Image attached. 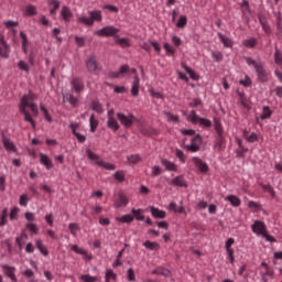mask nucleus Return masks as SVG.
I'll return each mask as SVG.
<instances>
[{"label": "nucleus", "instance_id": "f257e3e1", "mask_svg": "<svg viewBox=\"0 0 282 282\" xmlns=\"http://www.w3.org/2000/svg\"><path fill=\"white\" fill-rule=\"evenodd\" d=\"M36 94H33L32 90H29L28 94L22 96L19 107L20 113H22V116L24 117V121L29 122L32 129H36V122L35 120H33L32 116L34 118L39 116V107L34 104V100H36ZM28 107L31 109L32 116L30 111H28Z\"/></svg>", "mask_w": 282, "mask_h": 282}, {"label": "nucleus", "instance_id": "f03ea898", "mask_svg": "<svg viewBox=\"0 0 282 282\" xmlns=\"http://www.w3.org/2000/svg\"><path fill=\"white\" fill-rule=\"evenodd\" d=\"M119 31L120 29H118L117 26H113L112 24H107L106 26H102L101 29L95 31V34L107 37L112 35L116 37V44L126 50V47H130L131 45L130 40L129 37H119Z\"/></svg>", "mask_w": 282, "mask_h": 282}, {"label": "nucleus", "instance_id": "7ed1b4c3", "mask_svg": "<svg viewBox=\"0 0 282 282\" xmlns=\"http://www.w3.org/2000/svg\"><path fill=\"white\" fill-rule=\"evenodd\" d=\"M251 230L252 232L263 237L267 241H270L271 243L276 241V239H274L272 235H268V226H265L264 221L257 219L254 224L251 225Z\"/></svg>", "mask_w": 282, "mask_h": 282}, {"label": "nucleus", "instance_id": "20e7f679", "mask_svg": "<svg viewBox=\"0 0 282 282\" xmlns=\"http://www.w3.org/2000/svg\"><path fill=\"white\" fill-rule=\"evenodd\" d=\"M78 20L83 24H86L88 26H93L94 22H101L102 11H100L99 9H94L93 11H89V17L80 15V18H78Z\"/></svg>", "mask_w": 282, "mask_h": 282}, {"label": "nucleus", "instance_id": "39448f33", "mask_svg": "<svg viewBox=\"0 0 282 282\" xmlns=\"http://www.w3.org/2000/svg\"><path fill=\"white\" fill-rule=\"evenodd\" d=\"M187 120H189L192 124H199V127H203V129H210L213 127L212 120H208L207 118H199L196 111H191Z\"/></svg>", "mask_w": 282, "mask_h": 282}, {"label": "nucleus", "instance_id": "423d86ee", "mask_svg": "<svg viewBox=\"0 0 282 282\" xmlns=\"http://www.w3.org/2000/svg\"><path fill=\"white\" fill-rule=\"evenodd\" d=\"M117 118L126 129H131L134 122H137V118L133 113H129L128 116L124 113H117Z\"/></svg>", "mask_w": 282, "mask_h": 282}, {"label": "nucleus", "instance_id": "0eeeda50", "mask_svg": "<svg viewBox=\"0 0 282 282\" xmlns=\"http://www.w3.org/2000/svg\"><path fill=\"white\" fill-rule=\"evenodd\" d=\"M256 75L260 83H268V70H265V66H263V62H256Z\"/></svg>", "mask_w": 282, "mask_h": 282}, {"label": "nucleus", "instance_id": "6e6552de", "mask_svg": "<svg viewBox=\"0 0 282 282\" xmlns=\"http://www.w3.org/2000/svg\"><path fill=\"white\" fill-rule=\"evenodd\" d=\"M194 138H192L191 140V144L186 145L187 151H191V153H197L198 151H200V144L203 142V138L200 134H195L193 135Z\"/></svg>", "mask_w": 282, "mask_h": 282}, {"label": "nucleus", "instance_id": "1a4fd4ad", "mask_svg": "<svg viewBox=\"0 0 282 282\" xmlns=\"http://www.w3.org/2000/svg\"><path fill=\"white\" fill-rule=\"evenodd\" d=\"M72 89L76 91V94H80L85 89L84 79L82 77H73L70 82Z\"/></svg>", "mask_w": 282, "mask_h": 282}, {"label": "nucleus", "instance_id": "9d476101", "mask_svg": "<svg viewBox=\"0 0 282 282\" xmlns=\"http://www.w3.org/2000/svg\"><path fill=\"white\" fill-rule=\"evenodd\" d=\"M130 72L129 64H121L119 67V70H110L109 77L110 78H120V76H124V74H128Z\"/></svg>", "mask_w": 282, "mask_h": 282}, {"label": "nucleus", "instance_id": "9b49d317", "mask_svg": "<svg viewBox=\"0 0 282 282\" xmlns=\"http://www.w3.org/2000/svg\"><path fill=\"white\" fill-rule=\"evenodd\" d=\"M86 67L88 72H98V69H100L96 55H90V57L86 59Z\"/></svg>", "mask_w": 282, "mask_h": 282}, {"label": "nucleus", "instance_id": "f8f14e48", "mask_svg": "<svg viewBox=\"0 0 282 282\" xmlns=\"http://www.w3.org/2000/svg\"><path fill=\"white\" fill-rule=\"evenodd\" d=\"M2 270L4 272V274L11 279V281L13 282H18V276L15 274V270L17 268L14 265H8V264H3L2 265Z\"/></svg>", "mask_w": 282, "mask_h": 282}, {"label": "nucleus", "instance_id": "ddd939ff", "mask_svg": "<svg viewBox=\"0 0 282 282\" xmlns=\"http://www.w3.org/2000/svg\"><path fill=\"white\" fill-rule=\"evenodd\" d=\"M193 163L200 173H204V174L208 173L209 166L208 164H206V162L200 160V158H193Z\"/></svg>", "mask_w": 282, "mask_h": 282}, {"label": "nucleus", "instance_id": "4468645a", "mask_svg": "<svg viewBox=\"0 0 282 282\" xmlns=\"http://www.w3.org/2000/svg\"><path fill=\"white\" fill-rule=\"evenodd\" d=\"M78 127H79V124H74V123L69 124V128L72 129L73 135H75V138L78 140V142L80 144H84V142H86L87 138H86V135H83L82 133H78V131H77Z\"/></svg>", "mask_w": 282, "mask_h": 282}, {"label": "nucleus", "instance_id": "2eb2a0df", "mask_svg": "<svg viewBox=\"0 0 282 282\" xmlns=\"http://www.w3.org/2000/svg\"><path fill=\"white\" fill-rule=\"evenodd\" d=\"M181 66L183 69H185L186 74H188V76H189V78H192V80H199L198 73H195L194 68H191V66H188V64H185V62H182Z\"/></svg>", "mask_w": 282, "mask_h": 282}, {"label": "nucleus", "instance_id": "dca6fc26", "mask_svg": "<svg viewBox=\"0 0 282 282\" xmlns=\"http://www.w3.org/2000/svg\"><path fill=\"white\" fill-rule=\"evenodd\" d=\"M2 143L6 149V151H10L12 153L17 152V147L14 142H11L10 138H7V135H2Z\"/></svg>", "mask_w": 282, "mask_h": 282}, {"label": "nucleus", "instance_id": "f3484780", "mask_svg": "<svg viewBox=\"0 0 282 282\" xmlns=\"http://www.w3.org/2000/svg\"><path fill=\"white\" fill-rule=\"evenodd\" d=\"M150 213L154 219H165L166 213L165 210H161L160 208H155V206H150Z\"/></svg>", "mask_w": 282, "mask_h": 282}, {"label": "nucleus", "instance_id": "a211bd4d", "mask_svg": "<svg viewBox=\"0 0 282 282\" xmlns=\"http://www.w3.org/2000/svg\"><path fill=\"white\" fill-rule=\"evenodd\" d=\"M40 162L45 166V169H47V171L54 167L52 159L48 158V155H45V153H40Z\"/></svg>", "mask_w": 282, "mask_h": 282}, {"label": "nucleus", "instance_id": "6ab92c4d", "mask_svg": "<svg viewBox=\"0 0 282 282\" xmlns=\"http://www.w3.org/2000/svg\"><path fill=\"white\" fill-rule=\"evenodd\" d=\"M11 54V46L8 44V42H3V44L0 46V58H10Z\"/></svg>", "mask_w": 282, "mask_h": 282}, {"label": "nucleus", "instance_id": "aec40b11", "mask_svg": "<svg viewBox=\"0 0 282 282\" xmlns=\"http://www.w3.org/2000/svg\"><path fill=\"white\" fill-rule=\"evenodd\" d=\"M218 37L221 41L224 47H234V40L224 33L218 32Z\"/></svg>", "mask_w": 282, "mask_h": 282}, {"label": "nucleus", "instance_id": "412c9836", "mask_svg": "<svg viewBox=\"0 0 282 282\" xmlns=\"http://www.w3.org/2000/svg\"><path fill=\"white\" fill-rule=\"evenodd\" d=\"M171 184L173 186H181L183 188H187L188 184L183 175H178L177 177H174V180L171 181Z\"/></svg>", "mask_w": 282, "mask_h": 282}, {"label": "nucleus", "instance_id": "4be33fe9", "mask_svg": "<svg viewBox=\"0 0 282 282\" xmlns=\"http://www.w3.org/2000/svg\"><path fill=\"white\" fill-rule=\"evenodd\" d=\"M259 22H260L264 33H267V35H271L272 29H271L267 18H263V15H259Z\"/></svg>", "mask_w": 282, "mask_h": 282}, {"label": "nucleus", "instance_id": "5701e85b", "mask_svg": "<svg viewBox=\"0 0 282 282\" xmlns=\"http://www.w3.org/2000/svg\"><path fill=\"white\" fill-rule=\"evenodd\" d=\"M139 93H140V77L135 75L132 84L131 94L134 98H137L139 96Z\"/></svg>", "mask_w": 282, "mask_h": 282}, {"label": "nucleus", "instance_id": "b1692460", "mask_svg": "<svg viewBox=\"0 0 282 282\" xmlns=\"http://www.w3.org/2000/svg\"><path fill=\"white\" fill-rule=\"evenodd\" d=\"M128 204H129L128 197L126 195H123V193H120L119 198L117 199L115 206L117 208H122V207L128 206Z\"/></svg>", "mask_w": 282, "mask_h": 282}, {"label": "nucleus", "instance_id": "393cba45", "mask_svg": "<svg viewBox=\"0 0 282 282\" xmlns=\"http://www.w3.org/2000/svg\"><path fill=\"white\" fill-rule=\"evenodd\" d=\"M63 101L68 102L72 107H77L78 98H76L73 94H65L63 96Z\"/></svg>", "mask_w": 282, "mask_h": 282}, {"label": "nucleus", "instance_id": "a878e982", "mask_svg": "<svg viewBox=\"0 0 282 282\" xmlns=\"http://www.w3.org/2000/svg\"><path fill=\"white\" fill-rule=\"evenodd\" d=\"M161 164L165 166V171H173L176 172L178 166L174 162H171L170 160L162 159Z\"/></svg>", "mask_w": 282, "mask_h": 282}, {"label": "nucleus", "instance_id": "bb28decb", "mask_svg": "<svg viewBox=\"0 0 282 282\" xmlns=\"http://www.w3.org/2000/svg\"><path fill=\"white\" fill-rule=\"evenodd\" d=\"M61 15L65 22H69L70 18L73 17V11L69 9V7L64 6L62 7Z\"/></svg>", "mask_w": 282, "mask_h": 282}, {"label": "nucleus", "instance_id": "cd10ccee", "mask_svg": "<svg viewBox=\"0 0 282 282\" xmlns=\"http://www.w3.org/2000/svg\"><path fill=\"white\" fill-rule=\"evenodd\" d=\"M274 63L282 69V51L279 48L278 44H275Z\"/></svg>", "mask_w": 282, "mask_h": 282}, {"label": "nucleus", "instance_id": "c85d7f7f", "mask_svg": "<svg viewBox=\"0 0 282 282\" xmlns=\"http://www.w3.org/2000/svg\"><path fill=\"white\" fill-rule=\"evenodd\" d=\"M225 142H226V140H225V135H224V129L221 127L220 132L218 134V138H216V142H215L216 149L221 150Z\"/></svg>", "mask_w": 282, "mask_h": 282}, {"label": "nucleus", "instance_id": "c756f323", "mask_svg": "<svg viewBox=\"0 0 282 282\" xmlns=\"http://www.w3.org/2000/svg\"><path fill=\"white\" fill-rule=\"evenodd\" d=\"M226 202H229L231 206H235V207H239L242 204L240 197H237V195H228L226 197Z\"/></svg>", "mask_w": 282, "mask_h": 282}, {"label": "nucleus", "instance_id": "7c9ffc66", "mask_svg": "<svg viewBox=\"0 0 282 282\" xmlns=\"http://www.w3.org/2000/svg\"><path fill=\"white\" fill-rule=\"evenodd\" d=\"M152 274H161L162 276H171V270L160 265L159 268H154V270H152Z\"/></svg>", "mask_w": 282, "mask_h": 282}, {"label": "nucleus", "instance_id": "2f4dec72", "mask_svg": "<svg viewBox=\"0 0 282 282\" xmlns=\"http://www.w3.org/2000/svg\"><path fill=\"white\" fill-rule=\"evenodd\" d=\"M35 246H36L37 250H40V252L42 254H44V257H47L50 254V251L47 250L46 246H44V243L41 239H36Z\"/></svg>", "mask_w": 282, "mask_h": 282}, {"label": "nucleus", "instance_id": "473e14b6", "mask_svg": "<svg viewBox=\"0 0 282 282\" xmlns=\"http://www.w3.org/2000/svg\"><path fill=\"white\" fill-rule=\"evenodd\" d=\"M107 127L108 129H111V131H119L120 124L116 120L115 116H112V118L109 119V122H107Z\"/></svg>", "mask_w": 282, "mask_h": 282}, {"label": "nucleus", "instance_id": "72a5a7b5", "mask_svg": "<svg viewBox=\"0 0 282 282\" xmlns=\"http://www.w3.org/2000/svg\"><path fill=\"white\" fill-rule=\"evenodd\" d=\"M72 250L76 252L77 254H83L87 259H93V254H88L87 250H84V248H79L77 245L72 246Z\"/></svg>", "mask_w": 282, "mask_h": 282}, {"label": "nucleus", "instance_id": "f704fd0d", "mask_svg": "<svg viewBox=\"0 0 282 282\" xmlns=\"http://www.w3.org/2000/svg\"><path fill=\"white\" fill-rule=\"evenodd\" d=\"M131 213L133 214V218L137 219V221H144L145 217L142 215L143 210L142 208H132Z\"/></svg>", "mask_w": 282, "mask_h": 282}, {"label": "nucleus", "instance_id": "c9c22d12", "mask_svg": "<svg viewBox=\"0 0 282 282\" xmlns=\"http://www.w3.org/2000/svg\"><path fill=\"white\" fill-rule=\"evenodd\" d=\"M24 239H28L26 232H21V235L15 238V243L19 247V250H23Z\"/></svg>", "mask_w": 282, "mask_h": 282}, {"label": "nucleus", "instance_id": "e433bc0d", "mask_svg": "<svg viewBox=\"0 0 282 282\" xmlns=\"http://www.w3.org/2000/svg\"><path fill=\"white\" fill-rule=\"evenodd\" d=\"M144 248H148V250H160L161 246L158 243V241H144L143 242Z\"/></svg>", "mask_w": 282, "mask_h": 282}, {"label": "nucleus", "instance_id": "4c0bfd02", "mask_svg": "<svg viewBox=\"0 0 282 282\" xmlns=\"http://www.w3.org/2000/svg\"><path fill=\"white\" fill-rule=\"evenodd\" d=\"M91 109L93 111H96V113H104L102 105L99 102V100H93L91 101Z\"/></svg>", "mask_w": 282, "mask_h": 282}, {"label": "nucleus", "instance_id": "58836bf2", "mask_svg": "<svg viewBox=\"0 0 282 282\" xmlns=\"http://www.w3.org/2000/svg\"><path fill=\"white\" fill-rule=\"evenodd\" d=\"M272 113L273 112L270 107H263L260 118L261 120H269L270 118H272Z\"/></svg>", "mask_w": 282, "mask_h": 282}, {"label": "nucleus", "instance_id": "ea45409f", "mask_svg": "<svg viewBox=\"0 0 282 282\" xmlns=\"http://www.w3.org/2000/svg\"><path fill=\"white\" fill-rule=\"evenodd\" d=\"M261 188H263V191H265V193H269L271 195V197L275 198L276 197V193L273 188V186H271V184H260Z\"/></svg>", "mask_w": 282, "mask_h": 282}, {"label": "nucleus", "instance_id": "a19ab883", "mask_svg": "<svg viewBox=\"0 0 282 282\" xmlns=\"http://www.w3.org/2000/svg\"><path fill=\"white\" fill-rule=\"evenodd\" d=\"M98 124H99V122H98V120H96L95 115L93 113V116H90V118H89V126H90L91 133H95V131L98 128Z\"/></svg>", "mask_w": 282, "mask_h": 282}, {"label": "nucleus", "instance_id": "79ce46f5", "mask_svg": "<svg viewBox=\"0 0 282 282\" xmlns=\"http://www.w3.org/2000/svg\"><path fill=\"white\" fill-rule=\"evenodd\" d=\"M238 96H239L240 105L245 107V109H249V105H248V100L245 91H238Z\"/></svg>", "mask_w": 282, "mask_h": 282}, {"label": "nucleus", "instance_id": "37998d69", "mask_svg": "<svg viewBox=\"0 0 282 282\" xmlns=\"http://www.w3.org/2000/svg\"><path fill=\"white\" fill-rule=\"evenodd\" d=\"M97 166H102V169H106L107 171L116 170L115 164H110L109 162H104V160H100V162H97Z\"/></svg>", "mask_w": 282, "mask_h": 282}, {"label": "nucleus", "instance_id": "c03bdc74", "mask_svg": "<svg viewBox=\"0 0 282 282\" xmlns=\"http://www.w3.org/2000/svg\"><path fill=\"white\" fill-rule=\"evenodd\" d=\"M118 221H121V224H132L134 221V216L132 215H122V217L118 218Z\"/></svg>", "mask_w": 282, "mask_h": 282}, {"label": "nucleus", "instance_id": "a18cd8bd", "mask_svg": "<svg viewBox=\"0 0 282 282\" xmlns=\"http://www.w3.org/2000/svg\"><path fill=\"white\" fill-rule=\"evenodd\" d=\"M243 45L245 47H250V50H252V47H257V37H249L245 40Z\"/></svg>", "mask_w": 282, "mask_h": 282}, {"label": "nucleus", "instance_id": "49530a36", "mask_svg": "<svg viewBox=\"0 0 282 282\" xmlns=\"http://www.w3.org/2000/svg\"><path fill=\"white\" fill-rule=\"evenodd\" d=\"M169 210H172L174 213H184L185 208L184 206H178L177 208V204L175 202H171L169 206Z\"/></svg>", "mask_w": 282, "mask_h": 282}, {"label": "nucleus", "instance_id": "de8ad7c7", "mask_svg": "<svg viewBox=\"0 0 282 282\" xmlns=\"http://www.w3.org/2000/svg\"><path fill=\"white\" fill-rule=\"evenodd\" d=\"M48 4H53V9L50 10V13L54 15L61 7V0H48Z\"/></svg>", "mask_w": 282, "mask_h": 282}, {"label": "nucleus", "instance_id": "09e8293b", "mask_svg": "<svg viewBox=\"0 0 282 282\" xmlns=\"http://www.w3.org/2000/svg\"><path fill=\"white\" fill-rule=\"evenodd\" d=\"M212 56L216 63L224 61V53L221 51H212Z\"/></svg>", "mask_w": 282, "mask_h": 282}, {"label": "nucleus", "instance_id": "8fccbe9b", "mask_svg": "<svg viewBox=\"0 0 282 282\" xmlns=\"http://www.w3.org/2000/svg\"><path fill=\"white\" fill-rule=\"evenodd\" d=\"M202 106H203V100L200 98H194L191 102H188V107H191L193 111H195L194 109H196L197 107H202Z\"/></svg>", "mask_w": 282, "mask_h": 282}, {"label": "nucleus", "instance_id": "3c124183", "mask_svg": "<svg viewBox=\"0 0 282 282\" xmlns=\"http://www.w3.org/2000/svg\"><path fill=\"white\" fill-rule=\"evenodd\" d=\"M221 128H223L221 121L218 120V118H214V129L216 131V138L219 137V133L221 132Z\"/></svg>", "mask_w": 282, "mask_h": 282}, {"label": "nucleus", "instance_id": "603ef678", "mask_svg": "<svg viewBox=\"0 0 282 282\" xmlns=\"http://www.w3.org/2000/svg\"><path fill=\"white\" fill-rule=\"evenodd\" d=\"M18 67L19 69H22V72H26V74H30V66L29 64H26V62H24V59H20L18 62Z\"/></svg>", "mask_w": 282, "mask_h": 282}, {"label": "nucleus", "instance_id": "864d4df0", "mask_svg": "<svg viewBox=\"0 0 282 282\" xmlns=\"http://www.w3.org/2000/svg\"><path fill=\"white\" fill-rule=\"evenodd\" d=\"M116 281L117 280V274L113 272V270H107L106 275H105V282H110V280Z\"/></svg>", "mask_w": 282, "mask_h": 282}, {"label": "nucleus", "instance_id": "5fc2aeb1", "mask_svg": "<svg viewBox=\"0 0 282 282\" xmlns=\"http://www.w3.org/2000/svg\"><path fill=\"white\" fill-rule=\"evenodd\" d=\"M163 47H164L167 56H174L175 48H173V46H171V44H169V42H164Z\"/></svg>", "mask_w": 282, "mask_h": 282}, {"label": "nucleus", "instance_id": "6e6d98bb", "mask_svg": "<svg viewBox=\"0 0 282 282\" xmlns=\"http://www.w3.org/2000/svg\"><path fill=\"white\" fill-rule=\"evenodd\" d=\"M187 22V15H180L178 21L176 22V26L183 29L184 26H186Z\"/></svg>", "mask_w": 282, "mask_h": 282}, {"label": "nucleus", "instance_id": "4d7b16f0", "mask_svg": "<svg viewBox=\"0 0 282 282\" xmlns=\"http://www.w3.org/2000/svg\"><path fill=\"white\" fill-rule=\"evenodd\" d=\"M86 153H87L88 159L95 161L96 164H97V162H100L99 155L94 153L90 149H87Z\"/></svg>", "mask_w": 282, "mask_h": 282}, {"label": "nucleus", "instance_id": "13d9d810", "mask_svg": "<svg viewBox=\"0 0 282 282\" xmlns=\"http://www.w3.org/2000/svg\"><path fill=\"white\" fill-rule=\"evenodd\" d=\"M128 162H131V164H138L139 162H142L141 155H128Z\"/></svg>", "mask_w": 282, "mask_h": 282}, {"label": "nucleus", "instance_id": "bf43d9fd", "mask_svg": "<svg viewBox=\"0 0 282 282\" xmlns=\"http://www.w3.org/2000/svg\"><path fill=\"white\" fill-rule=\"evenodd\" d=\"M80 279L84 282H96V281H98V276H91L90 274H82Z\"/></svg>", "mask_w": 282, "mask_h": 282}, {"label": "nucleus", "instance_id": "052dcab7", "mask_svg": "<svg viewBox=\"0 0 282 282\" xmlns=\"http://www.w3.org/2000/svg\"><path fill=\"white\" fill-rule=\"evenodd\" d=\"M25 12L28 13V15H36V7L34 4H28L25 8Z\"/></svg>", "mask_w": 282, "mask_h": 282}, {"label": "nucleus", "instance_id": "680f3d73", "mask_svg": "<svg viewBox=\"0 0 282 282\" xmlns=\"http://www.w3.org/2000/svg\"><path fill=\"white\" fill-rule=\"evenodd\" d=\"M26 228L30 232H33L34 235H39V228L36 224H34L33 221H31L30 224H26Z\"/></svg>", "mask_w": 282, "mask_h": 282}, {"label": "nucleus", "instance_id": "e2e57ef3", "mask_svg": "<svg viewBox=\"0 0 282 282\" xmlns=\"http://www.w3.org/2000/svg\"><path fill=\"white\" fill-rule=\"evenodd\" d=\"M20 37L22 39V47L29 45L28 33L25 31H20Z\"/></svg>", "mask_w": 282, "mask_h": 282}, {"label": "nucleus", "instance_id": "0e129e2a", "mask_svg": "<svg viewBox=\"0 0 282 282\" xmlns=\"http://www.w3.org/2000/svg\"><path fill=\"white\" fill-rule=\"evenodd\" d=\"M115 180H118V182H124L126 175L122 171H117L113 175Z\"/></svg>", "mask_w": 282, "mask_h": 282}, {"label": "nucleus", "instance_id": "69168bd1", "mask_svg": "<svg viewBox=\"0 0 282 282\" xmlns=\"http://www.w3.org/2000/svg\"><path fill=\"white\" fill-rule=\"evenodd\" d=\"M159 175H162L161 166H152V177H158Z\"/></svg>", "mask_w": 282, "mask_h": 282}, {"label": "nucleus", "instance_id": "338daca9", "mask_svg": "<svg viewBox=\"0 0 282 282\" xmlns=\"http://www.w3.org/2000/svg\"><path fill=\"white\" fill-rule=\"evenodd\" d=\"M128 281H135V272L133 268L128 269Z\"/></svg>", "mask_w": 282, "mask_h": 282}, {"label": "nucleus", "instance_id": "774afa93", "mask_svg": "<svg viewBox=\"0 0 282 282\" xmlns=\"http://www.w3.org/2000/svg\"><path fill=\"white\" fill-rule=\"evenodd\" d=\"M276 35L278 37H282V21H276Z\"/></svg>", "mask_w": 282, "mask_h": 282}]
</instances>
